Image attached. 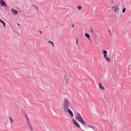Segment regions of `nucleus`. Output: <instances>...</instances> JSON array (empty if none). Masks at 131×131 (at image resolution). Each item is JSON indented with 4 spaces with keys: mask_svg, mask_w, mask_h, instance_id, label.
<instances>
[{
    "mask_svg": "<svg viewBox=\"0 0 131 131\" xmlns=\"http://www.w3.org/2000/svg\"><path fill=\"white\" fill-rule=\"evenodd\" d=\"M65 112H68L71 117H73V114L72 111L69 108L67 109L66 111H64Z\"/></svg>",
    "mask_w": 131,
    "mask_h": 131,
    "instance_id": "obj_5",
    "label": "nucleus"
},
{
    "mask_svg": "<svg viewBox=\"0 0 131 131\" xmlns=\"http://www.w3.org/2000/svg\"><path fill=\"white\" fill-rule=\"evenodd\" d=\"M72 122L73 124L78 127L79 128L80 127V126L79 124L75 120L73 119H72Z\"/></svg>",
    "mask_w": 131,
    "mask_h": 131,
    "instance_id": "obj_6",
    "label": "nucleus"
},
{
    "mask_svg": "<svg viewBox=\"0 0 131 131\" xmlns=\"http://www.w3.org/2000/svg\"><path fill=\"white\" fill-rule=\"evenodd\" d=\"M103 54H106L107 53V51L105 50H103Z\"/></svg>",
    "mask_w": 131,
    "mask_h": 131,
    "instance_id": "obj_21",
    "label": "nucleus"
},
{
    "mask_svg": "<svg viewBox=\"0 0 131 131\" xmlns=\"http://www.w3.org/2000/svg\"><path fill=\"white\" fill-rule=\"evenodd\" d=\"M86 126L88 127H90L92 128L94 130V126L92 125H88Z\"/></svg>",
    "mask_w": 131,
    "mask_h": 131,
    "instance_id": "obj_15",
    "label": "nucleus"
},
{
    "mask_svg": "<svg viewBox=\"0 0 131 131\" xmlns=\"http://www.w3.org/2000/svg\"><path fill=\"white\" fill-rule=\"evenodd\" d=\"M70 103L68 100L67 98H65L63 101V110L66 111L69 108V106Z\"/></svg>",
    "mask_w": 131,
    "mask_h": 131,
    "instance_id": "obj_1",
    "label": "nucleus"
},
{
    "mask_svg": "<svg viewBox=\"0 0 131 131\" xmlns=\"http://www.w3.org/2000/svg\"><path fill=\"white\" fill-rule=\"evenodd\" d=\"M17 25L18 26H20V25H19V24L18 23H17Z\"/></svg>",
    "mask_w": 131,
    "mask_h": 131,
    "instance_id": "obj_29",
    "label": "nucleus"
},
{
    "mask_svg": "<svg viewBox=\"0 0 131 131\" xmlns=\"http://www.w3.org/2000/svg\"><path fill=\"white\" fill-rule=\"evenodd\" d=\"M112 9L113 11L117 13L118 12L119 8L117 6H114L112 7Z\"/></svg>",
    "mask_w": 131,
    "mask_h": 131,
    "instance_id": "obj_7",
    "label": "nucleus"
},
{
    "mask_svg": "<svg viewBox=\"0 0 131 131\" xmlns=\"http://www.w3.org/2000/svg\"><path fill=\"white\" fill-rule=\"evenodd\" d=\"M12 11L13 13H14L16 15L18 13V11L13 8L12 9Z\"/></svg>",
    "mask_w": 131,
    "mask_h": 131,
    "instance_id": "obj_9",
    "label": "nucleus"
},
{
    "mask_svg": "<svg viewBox=\"0 0 131 131\" xmlns=\"http://www.w3.org/2000/svg\"><path fill=\"white\" fill-rule=\"evenodd\" d=\"M106 60L108 61V62H110V58H108L107 57L105 58Z\"/></svg>",
    "mask_w": 131,
    "mask_h": 131,
    "instance_id": "obj_18",
    "label": "nucleus"
},
{
    "mask_svg": "<svg viewBox=\"0 0 131 131\" xmlns=\"http://www.w3.org/2000/svg\"><path fill=\"white\" fill-rule=\"evenodd\" d=\"M99 85L100 88L101 89L104 90V87L102 86V84L101 83H99Z\"/></svg>",
    "mask_w": 131,
    "mask_h": 131,
    "instance_id": "obj_10",
    "label": "nucleus"
},
{
    "mask_svg": "<svg viewBox=\"0 0 131 131\" xmlns=\"http://www.w3.org/2000/svg\"><path fill=\"white\" fill-rule=\"evenodd\" d=\"M89 31L93 37H96L97 36V32L95 30L90 28L89 29Z\"/></svg>",
    "mask_w": 131,
    "mask_h": 131,
    "instance_id": "obj_2",
    "label": "nucleus"
},
{
    "mask_svg": "<svg viewBox=\"0 0 131 131\" xmlns=\"http://www.w3.org/2000/svg\"><path fill=\"white\" fill-rule=\"evenodd\" d=\"M77 116L75 117V119H76L79 121L82 119L81 115L79 113L77 112Z\"/></svg>",
    "mask_w": 131,
    "mask_h": 131,
    "instance_id": "obj_3",
    "label": "nucleus"
},
{
    "mask_svg": "<svg viewBox=\"0 0 131 131\" xmlns=\"http://www.w3.org/2000/svg\"><path fill=\"white\" fill-rule=\"evenodd\" d=\"M0 21L3 24V25L5 27L6 26L5 25V22H4L2 20L1 18H0Z\"/></svg>",
    "mask_w": 131,
    "mask_h": 131,
    "instance_id": "obj_16",
    "label": "nucleus"
},
{
    "mask_svg": "<svg viewBox=\"0 0 131 131\" xmlns=\"http://www.w3.org/2000/svg\"><path fill=\"white\" fill-rule=\"evenodd\" d=\"M0 4L1 6H4L6 7L7 6V5L6 4L5 2L3 0H0Z\"/></svg>",
    "mask_w": 131,
    "mask_h": 131,
    "instance_id": "obj_8",
    "label": "nucleus"
},
{
    "mask_svg": "<svg viewBox=\"0 0 131 131\" xmlns=\"http://www.w3.org/2000/svg\"><path fill=\"white\" fill-rule=\"evenodd\" d=\"M77 47L79 49H80V46L79 44L77 45Z\"/></svg>",
    "mask_w": 131,
    "mask_h": 131,
    "instance_id": "obj_23",
    "label": "nucleus"
},
{
    "mask_svg": "<svg viewBox=\"0 0 131 131\" xmlns=\"http://www.w3.org/2000/svg\"><path fill=\"white\" fill-rule=\"evenodd\" d=\"M126 10V9L125 8H123V10H122V12L123 13H124L125 10Z\"/></svg>",
    "mask_w": 131,
    "mask_h": 131,
    "instance_id": "obj_25",
    "label": "nucleus"
},
{
    "mask_svg": "<svg viewBox=\"0 0 131 131\" xmlns=\"http://www.w3.org/2000/svg\"><path fill=\"white\" fill-rule=\"evenodd\" d=\"M80 123L83 125H86V123L84 122L83 119L79 121Z\"/></svg>",
    "mask_w": 131,
    "mask_h": 131,
    "instance_id": "obj_11",
    "label": "nucleus"
},
{
    "mask_svg": "<svg viewBox=\"0 0 131 131\" xmlns=\"http://www.w3.org/2000/svg\"><path fill=\"white\" fill-rule=\"evenodd\" d=\"M75 39L76 40V45L79 44L78 38H75Z\"/></svg>",
    "mask_w": 131,
    "mask_h": 131,
    "instance_id": "obj_20",
    "label": "nucleus"
},
{
    "mask_svg": "<svg viewBox=\"0 0 131 131\" xmlns=\"http://www.w3.org/2000/svg\"><path fill=\"white\" fill-rule=\"evenodd\" d=\"M25 117L26 118V120H27V123L30 122L29 121V119H28V116H27L26 115V116H25Z\"/></svg>",
    "mask_w": 131,
    "mask_h": 131,
    "instance_id": "obj_19",
    "label": "nucleus"
},
{
    "mask_svg": "<svg viewBox=\"0 0 131 131\" xmlns=\"http://www.w3.org/2000/svg\"><path fill=\"white\" fill-rule=\"evenodd\" d=\"M27 125L29 129L31 131H33L34 129L31 123L30 122L27 123Z\"/></svg>",
    "mask_w": 131,
    "mask_h": 131,
    "instance_id": "obj_4",
    "label": "nucleus"
},
{
    "mask_svg": "<svg viewBox=\"0 0 131 131\" xmlns=\"http://www.w3.org/2000/svg\"><path fill=\"white\" fill-rule=\"evenodd\" d=\"M21 113L22 114L25 116H26V114L25 112V111L23 110H22L21 111Z\"/></svg>",
    "mask_w": 131,
    "mask_h": 131,
    "instance_id": "obj_14",
    "label": "nucleus"
},
{
    "mask_svg": "<svg viewBox=\"0 0 131 131\" xmlns=\"http://www.w3.org/2000/svg\"><path fill=\"white\" fill-rule=\"evenodd\" d=\"M48 42L50 43H51V44H52V45L54 46V44H53V42H52V41H51L50 40H49L48 41Z\"/></svg>",
    "mask_w": 131,
    "mask_h": 131,
    "instance_id": "obj_22",
    "label": "nucleus"
},
{
    "mask_svg": "<svg viewBox=\"0 0 131 131\" xmlns=\"http://www.w3.org/2000/svg\"><path fill=\"white\" fill-rule=\"evenodd\" d=\"M9 120L10 122V124H12V123L13 122V121L12 119V118L11 117H9Z\"/></svg>",
    "mask_w": 131,
    "mask_h": 131,
    "instance_id": "obj_17",
    "label": "nucleus"
},
{
    "mask_svg": "<svg viewBox=\"0 0 131 131\" xmlns=\"http://www.w3.org/2000/svg\"><path fill=\"white\" fill-rule=\"evenodd\" d=\"M104 56L105 58L107 57V54H104Z\"/></svg>",
    "mask_w": 131,
    "mask_h": 131,
    "instance_id": "obj_26",
    "label": "nucleus"
},
{
    "mask_svg": "<svg viewBox=\"0 0 131 131\" xmlns=\"http://www.w3.org/2000/svg\"><path fill=\"white\" fill-rule=\"evenodd\" d=\"M72 27L73 28L74 26V24H72Z\"/></svg>",
    "mask_w": 131,
    "mask_h": 131,
    "instance_id": "obj_27",
    "label": "nucleus"
},
{
    "mask_svg": "<svg viewBox=\"0 0 131 131\" xmlns=\"http://www.w3.org/2000/svg\"><path fill=\"white\" fill-rule=\"evenodd\" d=\"M39 32H40L41 34H42V32L41 31H39Z\"/></svg>",
    "mask_w": 131,
    "mask_h": 131,
    "instance_id": "obj_28",
    "label": "nucleus"
},
{
    "mask_svg": "<svg viewBox=\"0 0 131 131\" xmlns=\"http://www.w3.org/2000/svg\"><path fill=\"white\" fill-rule=\"evenodd\" d=\"M81 7L80 5L78 6V9L79 10H80L81 9Z\"/></svg>",
    "mask_w": 131,
    "mask_h": 131,
    "instance_id": "obj_24",
    "label": "nucleus"
},
{
    "mask_svg": "<svg viewBox=\"0 0 131 131\" xmlns=\"http://www.w3.org/2000/svg\"><path fill=\"white\" fill-rule=\"evenodd\" d=\"M64 79L65 80L66 83H68V78L67 77L66 75H65L64 76Z\"/></svg>",
    "mask_w": 131,
    "mask_h": 131,
    "instance_id": "obj_13",
    "label": "nucleus"
},
{
    "mask_svg": "<svg viewBox=\"0 0 131 131\" xmlns=\"http://www.w3.org/2000/svg\"><path fill=\"white\" fill-rule=\"evenodd\" d=\"M85 35L86 37L88 38V39L89 40H90V35L88 34L87 33H85Z\"/></svg>",
    "mask_w": 131,
    "mask_h": 131,
    "instance_id": "obj_12",
    "label": "nucleus"
}]
</instances>
